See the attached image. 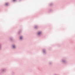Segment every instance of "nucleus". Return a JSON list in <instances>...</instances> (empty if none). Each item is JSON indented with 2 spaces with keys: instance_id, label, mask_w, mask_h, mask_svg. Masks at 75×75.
<instances>
[{
  "instance_id": "nucleus-5",
  "label": "nucleus",
  "mask_w": 75,
  "mask_h": 75,
  "mask_svg": "<svg viewBox=\"0 0 75 75\" xmlns=\"http://www.w3.org/2000/svg\"><path fill=\"white\" fill-rule=\"evenodd\" d=\"M13 1H16V0H13Z\"/></svg>"
},
{
  "instance_id": "nucleus-2",
  "label": "nucleus",
  "mask_w": 75,
  "mask_h": 75,
  "mask_svg": "<svg viewBox=\"0 0 75 75\" xmlns=\"http://www.w3.org/2000/svg\"><path fill=\"white\" fill-rule=\"evenodd\" d=\"M15 47H16V46H15L14 45L13 46V48H15Z\"/></svg>"
},
{
  "instance_id": "nucleus-4",
  "label": "nucleus",
  "mask_w": 75,
  "mask_h": 75,
  "mask_svg": "<svg viewBox=\"0 0 75 75\" xmlns=\"http://www.w3.org/2000/svg\"><path fill=\"white\" fill-rule=\"evenodd\" d=\"M20 38L21 40V39H22V37H20Z\"/></svg>"
},
{
  "instance_id": "nucleus-3",
  "label": "nucleus",
  "mask_w": 75,
  "mask_h": 75,
  "mask_svg": "<svg viewBox=\"0 0 75 75\" xmlns=\"http://www.w3.org/2000/svg\"><path fill=\"white\" fill-rule=\"evenodd\" d=\"M8 3H6V6H7V5H8Z\"/></svg>"
},
{
  "instance_id": "nucleus-1",
  "label": "nucleus",
  "mask_w": 75,
  "mask_h": 75,
  "mask_svg": "<svg viewBox=\"0 0 75 75\" xmlns=\"http://www.w3.org/2000/svg\"><path fill=\"white\" fill-rule=\"evenodd\" d=\"M41 34V32H39L38 33V35H40Z\"/></svg>"
}]
</instances>
